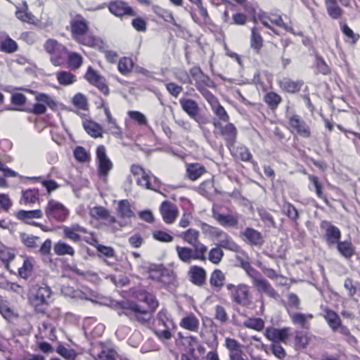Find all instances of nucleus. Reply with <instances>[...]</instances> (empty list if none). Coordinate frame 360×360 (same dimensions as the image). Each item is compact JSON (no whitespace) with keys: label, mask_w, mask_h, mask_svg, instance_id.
I'll list each match as a JSON object with an SVG mask.
<instances>
[{"label":"nucleus","mask_w":360,"mask_h":360,"mask_svg":"<svg viewBox=\"0 0 360 360\" xmlns=\"http://www.w3.org/2000/svg\"><path fill=\"white\" fill-rule=\"evenodd\" d=\"M160 276L159 282L166 288L176 286V278L173 271L165 268V269H162V276Z\"/></svg>","instance_id":"ea45409f"},{"label":"nucleus","mask_w":360,"mask_h":360,"mask_svg":"<svg viewBox=\"0 0 360 360\" xmlns=\"http://www.w3.org/2000/svg\"><path fill=\"white\" fill-rule=\"evenodd\" d=\"M33 271V259L32 258L26 257L23 259V264L18 269L19 276L24 278L27 279Z\"/></svg>","instance_id":"a18cd8bd"},{"label":"nucleus","mask_w":360,"mask_h":360,"mask_svg":"<svg viewBox=\"0 0 360 360\" xmlns=\"http://www.w3.org/2000/svg\"><path fill=\"white\" fill-rule=\"evenodd\" d=\"M179 103L182 110L193 120L199 124L204 123L202 118L199 115L200 107L198 103L191 99L181 98L179 99Z\"/></svg>","instance_id":"4468645a"},{"label":"nucleus","mask_w":360,"mask_h":360,"mask_svg":"<svg viewBox=\"0 0 360 360\" xmlns=\"http://www.w3.org/2000/svg\"><path fill=\"white\" fill-rule=\"evenodd\" d=\"M321 309L322 310L321 315L325 319L330 328L333 332H336L338 326H340V324L342 323L340 316L333 310L323 304L321 305Z\"/></svg>","instance_id":"393cba45"},{"label":"nucleus","mask_w":360,"mask_h":360,"mask_svg":"<svg viewBox=\"0 0 360 360\" xmlns=\"http://www.w3.org/2000/svg\"><path fill=\"white\" fill-rule=\"evenodd\" d=\"M136 179L137 184L150 190H155L159 186V180L153 175H150L146 172Z\"/></svg>","instance_id":"7c9ffc66"},{"label":"nucleus","mask_w":360,"mask_h":360,"mask_svg":"<svg viewBox=\"0 0 360 360\" xmlns=\"http://www.w3.org/2000/svg\"><path fill=\"white\" fill-rule=\"evenodd\" d=\"M99 360H121L113 349L103 350L98 355Z\"/></svg>","instance_id":"774afa93"},{"label":"nucleus","mask_w":360,"mask_h":360,"mask_svg":"<svg viewBox=\"0 0 360 360\" xmlns=\"http://www.w3.org/2000/svg\"><path fill=\"white\" fill-rule=\"evenodd\" d=\"M53 250L55 253L58 255H68L70 256H73L75 254V250L73 248L61 240H59L54 245Z\"/></svg>","instance_id":"de8ad7c7"},{"label":"nucleus","mask_w":360,"mask_h":360,"mask_svg":"<svg viewBox=\"0 0 360 360\" xmlns=\"http://www.w3.org/2000/svg\"><path fill=\"white\" fill-rule=\"evenodd\" d=\"M85 131L94 138L102 137L103 128L98 123L92 120H86L83 122Z\"/></svg>","instance_id":"a19ab883"},{"label":"nucleus","mask_w":360,"mask_h":360,"mask_svg":"<svg viewBox=\"0 0 360 360\" xmlns=\"http://www.w3.org/2000/svg\"><path fill=\"white\" fill-rule=\"evenodd\" d=\"M217 240V245L219 248H223L236 252H238L240 250L239 245L236 244L231 237L224 231L221 233Z\"/></svg>","instance_id":"2f4dec72"},{"label":"nucleus","mask_w":360,"mask_h":360,"mask_svg":"<svg viewBox=\"0 0 360 360\" xmlns=\"http://www.w3.org/2000/svg\"><path fill=\"white\" fill-rule=\"evenodd\" d=\"M119 316H126L131 321H137L141 325L148 324L150 321V312L145 311L143 307L134 301H122L116 304Z\"/></svg>","instance_id":"7ed1b4c3"},{"label":"nucleus","mask_w":360,"mask_h":360,"mask_svg":"<svg viewBox=\"0 0 360 360\" xmlns=\"http://www.w3.org/2000/svg\"><path fill=\"white\" fill-rule=\"evenodd\" d=\"M186 172L188 178L192 181H195L206 172V169L203 165L194 163L188 165Z\"/></svg>","instance_id":"37998d69"},{"label":"nucleus","mask_w":360,"mask_h":360,"mask_svg":"<svg viewBox=\"0 0 360 360\" xmlns=\"http://www.w3.org/2000/svg\"><path fill=\"white\" fill-rule=\"evenodd\" d=\"M63 237L69 239L75 243H78L82 240L80 233H86V229L80 226L79 224H72L70 226H63Z\"/></svg>","instance_id":"a211bd4d"},{"label":"nucleus","mask_w":360,"mask_h":360,"mask_svg":"<svg viewBox=\"0 0 360 360\" xmlns=\"http://www.w3.org/2000/svg\"><path fill=\"white\" fill-rule=\"evenodd\" d=\"M160 210L164 221L169 224L174 222L179 214L177 206L169 201H164Z\"/></svg>","instance_id":"aec40b11"},{"label":"nucleus","mask_w":360,"mask_h":360,"mask_svg":"<svg viewBox=\"0 0 360 360\" xmlns=\"http://www.w3.org/2000/svg\"><path fill=\"white\" fill-rule=\"evenodd\" d=\"M56 78L60 85L68 86L76 82V76L69 71H60L56 73Z\"/></svg>","instance_id":"49530a36"},{"label":"nucleus","mask_w":360,"mask_h":360,"mask_svg":"<svg viewBox=\"0 0 360 360\" xmlns=\"http://www.w3.org/2000/svg\"><path fill=\"white\" fill-rule=\"evenodd\" d=\"M151 9L157 16L162 18L164 21L169 22L176 27H180V25L176 22L174 15L170 11L163 8L158 5H153Z\"/></svg>","instance_id":"72a5a7b5"},{"label":"nucleus","mask_w":360,"mask_h":360,"mask_svg":"<svg viewBox=\"0 0 360 360\" xmlns=\"http://www.w3.org/2000/svg\"><path fill=\"white\" fill-rule=\"evenodd\" d=\"M301 301L298 296L290 292L288 295V303L285 304V307L288 313V309L292 311V309H300L301 307Z\"/></svg>","instance_id":"13d9d810"},{"label":"nucleus","mask_w":360,"mask_h":360,"mask_svg":"<svg viewBox=\"0 0 360 360\" xmlns=\"http://www.w3.org/2000/svg\"><path fill=\"white\" fill-rule=\"evenodd\" d=\"M288 316L291 322L302 329H309L311 327L310 321L314 316L311 314H304L302 312H294L288 309Z\"/></svg>","instance_id":"6ab92c4d"},{"label":"nucleus","mask_w":360,"mask_h":360,"mask_svg":"<svg viewBox=\"0 0 360 360\" xmlns=\"http://www.w3.org/2000/svg\"><path fill=\"white\" fill-rule=\"evenodd\" d=\"M96 161L99 176L106 178L112 168V162L107 156L106 149L103 145L98 146L96 148Z\"/></svg>","instance_id":"f8f14e48"},{"label":"nucleus","mask_w":360,"mask_h":360,"mask_svg":"<svg viewBox=\"0 0 360 360\" xmlns=\"http://www.w3.org/2000/svg\"><path fill=\"white\" fill-rule=\"evenodd\" d=\"M179 326L189 331L198 332L200 327V321L194 314L189 313L181 319Z\"/></svg>","instance_id":"c85d7f7f"},{"label":"nucleus","mask_w":360,"mask_h":360,"mask_svg":"<svg viewBox=\"0 0 360 360\" xmlns=\"http://www.w3.org/2000/svg\"><path fill=\"white\" fill-rule=\"evenodd\" d=\"M226 276L220 269H214L210 278V286L216 291H219L225 284Z\"/></svg>","instance_id":"473e14b6"},{"label":"nucleus","mask_w":360,"mask_h":360,"mask_svg":"<svg viewBox=\"0 0 360 360\" xmlns=\"http://www.w3.org/2000/svg\"><path fill=\"white\" fill-rule=\"evenodd\" d=\"M82 63L83 58L79 53L75 52L68 53L67 63L71 70L79 69L82 66Z\"/></svg>","instance_id":"09e8293b"},{"label":"nucleus","mask_w":360,"mask_h":360,"mask_svg":"<svg viewBox=\"0 0 360 360\" xmlns=\"http://www.w3.org/2000/svg\"><path fill=\"white\" fill-rule=\"evenodd\" d=\"M139 300L143 302L148 304V308L143 307L145 311L150 312V319L155 309L159 306V302L155 296L146 291H140L138 295Z\"/></svg>","instance_id":"bb28decb"},{"label":"nucleus","mask_w":360,"mask_h":360,"mask_svg":"<svg viewBox=\"0 0 360 360\" xmlns=\"http://www.w3.org/2000/svg\"><path fill=\"white\" fill-rule=\"evenodd\" d=\"M20 238L22 243L28 248H36L39 237L32 235H29L25 233H22L20 235Z\"/></svg>","instance_id":"4d7b16f0"},{"label":"nucleus","mask_w":360,"mask_h":360,"mask_svg":"<svg viewBox=\"0 0 360 360\" xmlns=\"http://www.w3.org/2000/svg\"><path fill=\"white\" fill-rule=\"evenodd\" d=\"M206 275V271L197 265L191 266L187 272L188 281L197 286H202L205 283Z\"/></svg>","instance_id":"412c9836"},{"label":"nucleus","mask_w":360,"mask_h":360,"mask_svg":"<svg viewBox=\"0 0 360 360\" xmlns=\"http://www.w3.org/2000/svg\"><path fill=\"white\" fill-rule=\"evenodd\" d=\"M1 50L5 53H12L18 50V44L14 40L8 37L1 41Z\"/></svg>","instance_id":"bf43d9fd"},{"label":"nucleus","mask_w":360,"mask_h":360,"mask_svg":"<svg viewBox=\"0 0 360 360\" xmlns=\"http://www.w3.org/2000/svg\"><path fill=\"white\" fill-rule=\"evenodd\" d=\"M295 345L299 348H305L309 342L308 334L303 331H296L295 337Z\"/></svg>","instance_id":"e2e57ef3"},{"label":"nucleus","mask_w":360,"mask_h":360,"mask_svg":"<svg viewBox=\"0 0 360 360\" xmlns=\"http://www.w3.org/2000/svg\"><path fill=\"white\" fill-rule=\"evenodd\" d=\"M211 106V109L214 114L217 117L219 122H227L229 120V116L224 108L219 103L217 98L214 96L207 100Z\"/></svg>","instance_id":"cd10ccee"},{"label":"nucleus","mask_w":360,"mask_h":360,"mask_svg":"<svg viewBox=\"0 0 360 360\" xmlns=\"http://www.w3.org/2000/svg\"><path fill=\"white\" fill-rule=\"evenodd\" d=\"M288 129L292 134L304 139H309L311 136L310 127L298 115L288 117Z\"/></svg>","instance_id":"6e6552de"},{"label":"nucleus","mask_w":360,"mask_h":360,"mask_svg":"<svg viewBox=\"0 0 360 360\" xmlns=\"http://www.w3.org/2000/svg\"><path fill=\"white\" fill-rule=\"evenodd\" d=\"M15 254L13 251L8 248H4L0 250V259L5 264L6 269H8L9 262L13 260Z\"/></svg>","instance_id":"0e129e2a"},{"label":"nucleus","mask_w":360,"mask_h":360,"mask_svg":"<svg viewBox=\"0 0 360 360\" xmlns=\"http://www.w3.org/2000/svg\"><path fill=\"white\" fill-rule=\"evenodd\" d=\"M283 213L291 220L295 221L298 217V211L295 208V207L290 203V202H285L283 205Z\"/></svg>","instance_id":"052dcab7"},{"label":"nucleus","mask_w":360,"mask_h":360,"mask_svg":"<svg viewBox=\"0 0 360 360\" xmlns=\"http://www.w3.org/2000/svg\"><path fill=\"white\" fill-rule=\"evenodd\" d=\"M224 252L219 247L212 248L208 253V259L214 264H219L223 257Z\"/></svg>","instance_id":"864d4df0"},{"label":"nucleus","mask_w":360,"mask_h":360,"mask_svg":"<svg viewBox=\"0 0 360 360\" xmlns=\"http://www.w3.org/2000/svg\"><path fill=\"white\" fill-rule=\"evenodd\" d=\"M53 290L44 282L37 283L32 286L28 295V301L37 314H45L52 301Z\"/></svg>","instance_id":"f03ea898"},{"label":"nucleus","mask_w":360,"mask_h":360,"mask_svg":"<svg viewBox=\"0 0 360 360\" xmlns=\"http://www.w3.org/2000/svg\"><path fill=\"white\" fill-rule=\"evenodd\" d=\"M327 13L333 20L340 19L344 13L337 0H325Z\"/></svg>","instance_id":"c9c22d12"},{"label":"nucleus","mask_w":360,"mask_h":360,"mask_svg":"<svg viewBox=\"0 0 360 360\" xmlns=\"http://www.w3.org/2000/svg\"><path fill=\"white\" fill-rule=\"evenodd\" d=\"M228 295L231 302L237 305L247 307L251 303L250 287L245 283L234 285L227 283L226 285Z\"/></svg>","instance_id":"20e7f679"},{"label":"nucleus","mask_w":360,"mask_h":360,"mask_svg":"<svg viewBox=\"0 0 360 360\" xmlns=\"http://www.w3.org/2000/svg\"><path fill=\"white\" fill-rule=\"evenodd\" d=\"M214 319L221 323H226L229 321V315L226 309L221 305H216L214 307Z\"/></svg>","instance_id":"680f3d73"},{"label":"nucleus","mask_w":360,"mask_h":360,"mask_svg":"<svg viewBox=\"0 0 360 360\" xmlns=\"http://www.w3.org/2000/svg\"><path fill=\"white\" fill-rule=\"evenodd\" d=\"M46 217L51 223L63 222L69 217V210L61 202L49 199L44 210Z\"/></svg>","instance_id":"39448f33"},{"label":"nucleus","mask_w":360,"mask_h":360,"mask_svg":"<svg viewBox=\"0 0 360 360\" xmlns=\"http://www.w3.org/2000/svg\"><path fill=\"white\" fill-rule=\"evenodd\" d=\"M158 326H162L163 329H156L155 333L161 340H169L172 338L171 330L176 327L171 316L165 309H162L158 312L156 317Z\"/></svg>","instance_id":"0eeeda50"},{"label":"nucleus","mask_w":360,"mask_h":360,"mask_svg":"<svg viewBox=\"0 0 360 360\" xmlns=\"http://www.w3.org/2000/svg\"><path fill=\"white\" fill-rule=\"evenodd\" d=\"M15 216L18 219L23 221L24 223L31 224H32V219L41 218L43 213L41 210L29 211L20 210L15 213Z\"/></svg>","instance_id":"c756f323"},{"label":"nucleus","mask_w":360,"mask_h":360,"mask_svg":"<svg viewBox=\"0 0 360 360\" xmlns=\"http://www.w3.org/2000/svg\"><path fill=\"white\" fill-rule=\"evenodd\" d=\"M117 213L119 217L122 219H131L135 217L134 212L128 200H121L118 202Z\"/></svg>","instance_id":"f704fd0d"},{"label":"nucleus","mask_w":360,"mask_h":360,"mask_svg":"<svg viewBox=\"0 0 360 360\" xmlns=\"http://www.w3.org/2000/svg\"><path fill=\"white\" fill-rule=\"evenodd\" d=\"M224 345L229 350V359L244 354L242 350V345L235 339L226 338Z\"/></svg>","instance_id":"4c0bfd02"},{"label":"nucleus","mask_w":360,"mask_h":360,"mask_svg":"<svg viewBox=\"0 0 360 360\" xmlns=\"http://www.w3.org/2000/svg\"><path fill=\"white\" fill-rule=\"evenodd\" d=\"M212 124L215 129L219 130L221 136L224 139L228 147L233 146L236 141L238 130L232 123H228L222 125L221 123L216 120H213Z\"/></svg>","instance_id":"ddd939ff"},{"label":"nucleus","mask_w":360,"mask_h":360,"mask_svg":"<svg viewBox=\"0 0 360 360\" xmlns=\"http://www.w3.org/2000/svg\"><path fill=\"white\" fill-rule=\"evenodd\" d=\"M281 88L288 93L294 94L298 92L302 86V81H293L289 78H283L279 82Z\"/></svg>","instance_id":"e433bc0d"},{"label":"nucleus","mask_w":360,"mask_h":360,"mask_svg":"<svg viewBox=\"0 0 360 360\" xmlns=\"http://www.w3.org/2000/svg\"><path fill=\"white\" fill-rule=\"evenodd\" d=\"M32 93L35 94V99L39 102L33 105L32 110L29 112L34 115H42L46 111V106L50 108H53L56 106L55 101L48 94L44 93H37L31 91Z\"/></svg>","instance_id":"9b49d317"},{"label":"nucleus","mask_w":360,"mask_h":360,"mask_svg":"<svg viewBox=\"0 0 360 360\" xmlns=\"http://www.w3.org/2000/svg\"><path fill=\"white\" fill-rule=\"evenodd\" d=\"M39 200L38 189H27L22 191V200L24 204H34Z\"/></svg>","instance_id":"8fccbe9b"},{"label":"nucleus","mask_w":360,"mask_h":360,"mask_svg":"<svg viewBox=\"0 0 360 360\" xmlns=\"http://www.w3.org/2000/svg\"><path fill=\"white\" fill-rule=\"evenodd\" d=\"M314 66L316 69L317 73L327 75L330 73V68L326 63L323 58L319 55L315 56Z\"/></svg>","instance_id":"603ef678"},{"label":"nucleus","mask_w":360,"mask_h":360,"mask_svg":"<svg viewBox=\"0 0 360 360\" xmlns=\"http://www.w3.org/2000/svg\"><path fill=\"white\" fill-rule=\"evenodd\" d=\"M243 240L249 245L261 246L264 243L262 234L257 230L248 227L240 232Z\"/></svg>","instance_id":"4be33fe9"},{"label":"nucleus","mask_w":360,"mask_h":360,"mask_svg":"<svg viewBox=\"0 0 360 360\" xmlns=\"http://www.w3.org/2000/svg\"><path fill=\"white\" fill-rule=\"evenodd\" d=\"M263 41L260 30L257 27H253L251 29L250 46L255 53H259L263 46Z\"/></svg>","instance_id":"58836bf2"},{"label":"nucleus","mask_w":360,"mask_h":360,"mask_svg":"<svg viewBox=\"0 0 360 360\" xmlns=\"http://www.w3.org/2000/svg\"><path fill=\"white\" fill-rule=\"evenodd\" d=\"M186 243L197 249L198 252L203 250L207 252V247L199 240L200 233L193 229H188L179 236Z\"/></svg>","instance_id":"dca6fc26"},{"label":"nucleus","mask_w":360,"mask_h":360,"mask_svg":"<svg viewBox=\"0 0 360 360\" xmlns=\"http://www.w3.org/2000/svg\"><path fill=\"white\" fill-rule=\"evenodd\" d=\"M244 326L248 328L261 331L264 328V321L261 318H251L244 322Z\"/></svg>","instance_id":"5fc2aeb1"},{"label":"nucleus","mask_w":360,"mask_h":360,"mask_svg":"<svg viewBox=\"0 0 360 360\" xmlns=\"http://www.w3.org/2000/svg\"><path fill=\"white\" fill-rule=\"evenodd\" d=\"M252 283L258 292L265 293L269 297L276 300L279 299V294L267 280L255 278L252 281Z\"/></svg>","instance_id":"5701e85b"},{"label":"nucleus","mask_w":360,"mask_h":360,"mask_svg":"<svg viewBox=\"0 0 360 360\" xmlns=\"http://www.w3.org/2000/svg\"><path fill=\"white\" fill-rule=\"evenodd\" d=\"M309 180L313 184L317 196L322 199L326 205H328L329 201L322 191L323 186L320 183L319 178L314 175H309Z\"/></svg>","instance_id":"3c124183"},{"label":"nucleus","mask_w":360,"mask_h":360,"mask_svg":"<svg viewBox=\"0 0 360 360\" xmlns=\"http://www.w3.org/2000/svg\"><path fill=\"white\" fill-rule=\"evenodd\" d=\"M195 86L206 101L214 96V95L210 92L207 88H215L216 84L208 75L203 74L200 77L195 81Z\"/></svg>","instance_id":"2eb2a0df"},{"label":"nucleus","mask_w":360,"mask_h":360,"mask_svg":"<svg viewBox=\"0 0 360 360\" xmlns=\"http://www.w3.org/2000/svg\"><path fill=\"white\" fill-rule=\"evenodd\" d=\"M70 25L72 36L79 44L93 48L100 46L101 40L89 32V23L82 15L72 18Z\"/></svg>","instance_id":"f257e3e1"},{"label":"nucleus","mask_w":360,"mask_h":360,"mask_svg":"<svg viewBox=\"0 0 360 360\" xmlns=\"http://www.w3.org/2000/svg\"><path fill=\"white\" fill-rule=\"evenodd\" d=\"M257 212L266 227L276 228V223L272 214L264 207H257Z\"/></svg>","instance_id":"79ce46f5"},{"label":"nucleus","mask_w":360,"mask_h":360,"mask_svg":"<svg viewBox=\"0 0 360 360\" xmlns=\"http://www.w3.org/2000/svg\"><path fill=\"white\" fill-rule=\"evenodd\" d=\"M109 11L113 15L122 18L124 16H136V12L127 2L122 0L110 1L108 4Z\"/></svg>","instance_id":"9d476101"},{"label":"nucleus","mask_w":360,"mask_h":360,"mask_svg":"<svg viewBox=\"0 0 360 360\" xmlns=\"http://www.w3.org/2000/svg\"><path fill=\"white\" fill-rule=\"evenodd\" d=\"M264 101L271 108H276L278 104L281 102V96L274 93H268L264 97Z\"/></svg>","instance_id":"338daca9"},{"label":"nucleus","mask_w":360,"mask_h":360,"mask_svg":"<svg viewBox=\"0 0 360 360\" xmlns=\"http://www.w3.org/2000/svg\"><path fill=\"white\" fill-rule=\"evenodd\" d=\"M174 77L182 84H191L192 80L188 72L184 69H179L174 72Z\"/></svg>","instance_id":"69168bd1"},{"label":"nucleus","mask_w":360,"mask_h":360,"mask_svg":"<svg viewBox=\"0 0 360 360\" xmlns=\"http://www.w3.org/2000/svg\"><path fill=\"white\" fill-rule=\"evenodd\" d=\"M44 48L51 55L50 60L55 66H60L65 63L68 50L65 46L58 43L56 40L49 39Z\"/></svg>","instance_id":"423d86ee"},{"label":"nucleus","mask_w":360,"mask_h":360,"mask_svg":"<svg viewBox=\"0 0 360 360\" xmlns=\"http://www.w3.org/2000/svg\"><path fill=\"white\" fill-rule=\"evenodd\" d=\"M289 328L281 329L269 327L266 329L265 336L273 342H285L289 335Z\"/></svg>","instance_id":"a878e982"},{"label":"nucleus","mask_w":360,"mask_h":360,"mask_svg":"<svg viewBox=\"0 0 360 360\" xmlns=\"http://www.w3.org/2000/svg\"><path fill=\"white\" fill-rule=\"evenodd\" d=\"M175 249L178 258L185 264H190L192 260L205 262L207 259L206 251L200 250V252H198L197 249L195 248H191L176 245Z\"/></svg>","instance_id":"1a4fd4ad"},{"label":"nucleus","mask_w":360,"mask_h":360,"mask_svg":"<svg viewBox=\"0 0 360 360\" xmlns=\"http://www.w3.org/2000/svg\"><path fill=\"white\" fill-rule=\"evenodd\" d=\"M133 65L134 63L131 58L123 57L119 60L118 70L122 75H127L131 71Z\"/></svg>","instance_id":"6e6d98bb"},{"label":"nucleus","mask_w":360,"mask_h":360,"mask_svg":"<svg viewBox=\"0 0 360 360\" xmlns=\"http://www.w3.org/2000/svg\"><path fill=\"white\" fill-rule=\"evenodd\" d=\"M212 217L222 226L235 227L237 226L238 219L236 216L231 214H221L219 212V207L217 205H213Z\"/></svg>","instance_id":"f3484780"},{"label":"nucleus","mask_w":360,"mask_h":360,"mask_svg":"<svg viewBox=\"0 0 360 360\" xmlns=\"http://www.w3.org/2000/svg\"><path fill=\"white\" fill-rule=\"evenodd\" d=\"M321 227L326 231V240L328 245L337 244L340 239V230L328 221H323Z\"/></svg>","instance_id":"b1692460"},{"label":"nucleus","mask_w":360,"mask_h":360,"mask_svg":"<svg viewBox=\"0 0 360 360\" xmlns=\"http://www.w3.org/2000/svg\"><path fill=\"white\" fill-rule=\"evenodd\" d=\"M337 248L340 255L347 259L351 258L354 254V249L351 242L339 241L337 243Z\"/></svg>","instance_id":"c03bdc74"}]
</instances>
